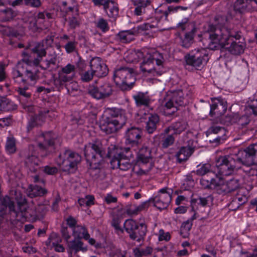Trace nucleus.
<instances>
[{
    "mask_svg": "<svg viewBox=\"0 0 257 257\" xmlns=\"http://www.w3.org/2000/svg\"><path fill=\"white\" fill-rule=\"evenodd\" d=\"M207 32L212 48H224L233 55L243 52L245 44L240 32L230 27H216L213 25H209Z\"/></svg>",
    "mask_w": 257,
    "mask_h": 257,
    "instance_id": "f257e3e1",
    "label": "nucleus"
},
{
    "mask_svg": "<svg viewBox=\"0 0 257 257\" xmlns=\"http://www.w3.org/2000/svg\"><path fill=\"white\" fill-rule=\"evenodd\" d=\"M15 199L18 206V212L17 217L11 218V224H16L18 222H36L43 219L46 210L44 206H35L33 204L28 206L27 201L20 192L15 191Z\"/></svg>",
    "mask_w": 257,
    "mask_h": 257,
    "instance_id": "f03ea898",
    "label": "nucleus"
},
{
    "mask_svg": "<svg viewBox=\"0 0 257 257\" xmlns=\"http://www.w3.org/2000/svg\"><path fill=\"white\" fill-rule=\"evenodd\" d=\"M126 118L122 110L115 108H107L100 118L99 127L106 134L116 133L126 123Z\"/></svg>",
    "mask_w": 257,
    "mask_h": 257,
    "instance_id": "7ed1b4c3",
    "label": "nucleus"
},
{
    "mask_svg": "<svg viewBox=\"0 0 257 257\" xmlns=\"http://www.w3.org/2000/svg\"><path fill=\"white\" fill-rule=\"evenodd\" d=\"M142 60L140 68L146 75L157 77L165 71V59L160 52L155 50L146 51Z\"/></svg>",
    "mask_w": 257,
    "mask_h": 257,
    "instance_id": "20e7f679",
    "label": "nucleus"
},
{
    "mask_svg": "<svg viewBox=\"0 0 257 257\" xmlns=\"http://www.w3.org/2000/svg\"><path fill=\"white\" fill-rule=\"evenodd\" d=\"M130 151L129 147L119 148L113 147L109 148L107 153L105 154V152L97 146V154L101 157L103 158L106 155L108 158H111L110 163L113 168H119L123 171H126L132 167L130 159L131 154L130 153Z\"/></svg>",
    "mask_w": 257,
    "mask_h": 257,
    "instance_id": "39448f33",
    "label": "nucleus"
},
{
    "mask_svg": "<svg viewBox=\"0 0 257 257\" xmlns=\"http://www.w3.org/2000/svg\"><path fill=\"white\" fill-rule=\"evenodd\" d=\"M39 70L36 67L27 66L21 67L18 65L12 73L15 83L19 85H34L39 79Z\"/></svg>",
    "mask_w": 257,
    "mask_h": 257,
    "instance_id": "423d86ee",
    "label": "nucleus"
},
{
    "mask_svg": "<svg viewBox=\"0 0 257 257\" xmlns=\"http://www.w3.org/2000/svg\"><path fill=\"white\" fill-rule=\"evenodd\" d=\"M187 89L169 91L167 92L164 105V112L166 115L174 114L180 106L185 105L187 101L186 99Z\"/></svg>",
    "mask_w": 257,
    "mask_h": 257,
    "instance_id": "0eeeda50",
    "label": "nucleus"
},
{
    "mask_svg": "<svg viewBox=\"0 0 257 257\" xmlns=\"http://www.w3.org/2000/svg\"><path fill=\"white\" fill-rule=\"evenodd\" d=\"M215 163L217 178L220 180L224 176L233 175L241 168L240 162L237 161L233 155L220 156L216 158Z\"/></svg>",
    "mask_w": 257,
    "mask_h": 257,
    "instance_id": "6e6552de",
    "label": "nucleus"
},
{
    "mask_svg": "<svg viewBox=\"0 0 257 257\" xmlns=\"http://www.w3.org/2000/svg\"><path fill=\"white\" fill-rule=\"evenodd\" d=\"M81 161V156L78 153L66 148L61 150L56 159L62 171L68 173L76 170Z\"/></svg>",
    "mask_w": 257,
    "mask_h": 257,
    "instance_id": "1a4fd4ad",
    "label": "nucleus"
},
{
    "mask_svg": "<svg viewBox=\"0 0 257 257\" xmlns=\"http://www.w3.org/2000/svg\"><path fill=\"white\" fill-rule=\"evenodd\" d=\"M113 80L121 90L123 91L130 90L135 82L133 69L121 68L116 70L113 74Z\"/></svg>",
    "mask_w": 257,
    "mask_h": 257,
    "instance_id": "9d476101",
    "label": "nucleus"
},
{
    "mask_svg": "<svg viewBox=\"0 0 257 257\" xmlns=\"http://www.w3.org/2000/svg\"><path fill=\"white\" fill-rule=\"evenodd\" d=\"M42 137L43 141L38 143L37 150L38 155L44 158L55 152L57 136L53 132L48 131L43 133Z\"/></svg>",
    "mask_w": 257,
    "mask_h": 257,
    "instance_id": "9b49d317",
    "label": "nucleus"
},
{
    "mask_svg": "<svg viewBox=\"0 0 257 257\" xmlns=\"http://www.w3.org/2000/svg\"><path fill=\"white\" fill-rule=\"evenodd\" d=\"M207 51L203 49H195L185 56L187 65L198 69L208 61Z\"/></svg>",
    "mask_w": 257,
    "mask_h": 257,
    "instance_id": "f8f14e48",
    "label": "nucleus"
},
{
    "mask_svg": "<svg viewBox=\"0 0 257 257\" xmlns=\"http://www.w3.org/2000/svg\"><path fill=\"white\" fill-rule=\"evenodd\" d=\"M172 192L170 189L162 188L156 196L150 198L149 201L159 210L166 209L171 201Z\"/></svg>",
    "mask_w": 257,
    "mask_h": 257,
    "instance_id": "ddd939ff",
    "label": "nucleus"
},
{
    "mask_svg": "<svg viewBox=\"0 0 257 257\" xmlns=\"http://www.w3.org/2000/svg\"><path fill=\"white\" fill-rule=\"evenodd\" d=\"M252 145H249L244 150L238 152V156L233 155L236 161L240 162V165L249 167L252 165H257V155L253 151Z\"/></svg>",
    "mask_w": 257,
    "mask_h": 257,
    "instance_id": "4468645a",
    "label": "nucleus"
},
{
    "mask_svg": "<svg viewBox=\"0 0 257 257\" xmlns=\"http://www.w3.org/2000/svg\"><path fill=\"white\" fill-rule=\"evenodd\" d=\"M84 156L87 165L91 169H96V140L93 143L85 145L84 149Z\"/></svg>",
    "mask_w": 257,
    "mask_h": 257,
    "instance_id": "2eb2a0df",
    "label": "nucleus"
},
{
    "mask_svg": "<svg viewBox=\"0 0 257 257\" xmlns=\"http://www.w3.org/2000/svg\"><path fill=\"white\" fill-rule=\"evenodd\" d=\"M75 71V66L71 64H68L59 72L58 78L57 80H55V83L58 82L60 86L62 87L65 83L70 82L73 80Z\"/></svg>",
    "mask_w": 257,
    "mask_h": 257,
    "instance_id": "dca6fc26",
    "label": "nucleus"
},
{
    "mask_svg": "<svg viewBox=\"0 0 257 257\" xmlns=\"http://www.w3.org/2000/svg\"><path fill=\"white\" fill-rule=\"evenodd\" d=\"M54 41L52 36H47L41 42L37 43L32 49V52L37 55V62H39L42 58L46 54V49L51 47Z\"/></svg>",
    "mask_w": 257,
    "mask_h": 257,
    "instance_id": "f3484780",
    "label": "nucleus"
},
{
    "mask_svg": "<svg viewBox=\"0 0 257 257\" xmlns=\"http://www.w3.org/2000/svg\"><path fill=\"white\" fill-rule=\"evenodd\" d=\"M142 134V130L139 127H131L128 128L125 135L126 144L132 147L137 146L140 143Z\"/></svg>",
    "mask_w": 257,
    "mask_h": 257,
    "instance_id": "a211bd4d",
    "label": "nucleus"
},
{
    "mask_svg": "<svg viewBox=\"0 0 257 257\" xmlns=\"http://www.w3.org/2000/svg\"><path fill=\"white\" fill-rule=\"evenodd\" d=\"M227 102L221 98L212 99V104L210 105V114L211 116L215 115L219 117L225 113L227 110Z\"/></svg>",
    "mask_w": 257,
    "mask_h": 257,
    "instance_id": "6ab92c4d",
    "label": "nucleus"
},
{
    "mask_svg": "<svg viewBox=\"0 0 257 257\" xmlns=\"http://www.w3.org/2000/svg\"><path fill=\"white\" fill-rule=\"evenodd\" d=\"M234 10L239 13L257 10V0H236L234 4Z\"/></svg>",
    "mask_w": 257,
    "mask_h": 257,
    "instance_id": "aec40b11",
    "label": "nucleus"
},
{
    "mask_svg": "<svg viewBox=\"0 0 257 257\" xmlns=\"http://www.w3.org/2000/svg\"><path fill=\"white\" fill-rule=\"evenodd\" d=\"M147 232V225L145 221L140 222V226L137 229L129 234L131 239L141 243L143 242Z\"/></svg>",
    "mask_w": 257,
    "mask_h": 257,
    "instance_id": "412c9836",
    "label": "nucleus"
},
{
    "mask_svg": "<svg viewBox=\"0 0 257 257\" xmlns=\"http://www.w3.org/2000/svg\"><path fill=\"white\" fill-rule=\"evenodd\" d=\"M240 185L239 181L237 179H232L225 183H219L217 191L219 193H227L238 189Z\"/></svg>",
    "mask_w": 257,
    "mask_h": 257,
    "instance_id": "4be33fe9",
    "label": "nucleus"
},
{
    "mask_svg": "<svg viewBox=\"0 0 257 257\" xmlns=\"http://www.w3.org/2000/svg\"><path fill=\"white\" fill-rule=\"evenodd\" d=\"M135 7L134 14L137 16H142L146 13V10L151 5V0H131Z\"/></svg>",
    "mask_w": 257,
    "mask_h": 257,
    "instance_id": "5701e85b",
    "label": "nucleus"
},
{
    "mask_svg": "<svg viewBox=\"0 0 257 257\" xmlns=\"http://www.w3.org/2000/svg\"><path fill=\"white\" fill-rule=\"evenodd\" d=\"M136 31L131 29L119 32L116 36L117 40L122 43H128L134 41L136 35Z\"/></svg>",
    "mask_w": 257,
    "mask_h": 257,
    "instance_id": "b1692460",
    "label": "nucleus"
},
{
    "mask_svg": "<svg viewBox=\"0 0 257 257\" xmlns=\"http://www.w3.org/2000/svg\"><path fill=\"white\" fill-rule=\"evenodd\" d=\"M45 120V115L42 112L32 115L27 124V132L30 133L35 126L42 125Z\"/></svg>",
    "mask_w": 257,
    "mask_h": 257,
    "instance_id": "393cba45",
    "label": "nucleus"
},
{
    "mask_svg": "<svg viewBox=\"0 0 257 257\" xmlns=\"http://www.w3.org/2000/svg\"><path fill=\"white\" fill-rule=\"evenodd\" d=\"M68 248V252L71 253H77L80 251L85 252L87 250V246L84 245L81 239L76 238L69 242Z\"/></svg>",
    "mask_w": 257,
    "mask_h": 257,
    "instance_id": "a878e982",
    "label": "nucleus"
},
{
    "mask_svg": "<svg viewBox=\"0 0 257 257\" xmlns=\"http://www.w3.org/2000/svg\"><path fill=\"white\" fill-rule=\"evenodd\" d=\"M40 160L36 156V153L28 155L25 160V164L32 172L36 173L37 171V167L38 166Z\"/></svg>",
    "mask_w": 257,
    "mask_h": 257,
    "instance_id": "bb28decb",
    "label": "nucleus"
},
{
    "mask_svg": "<svg viewBox=\"0 0 257 257\" xmlns=\"http://www.w3.org/2000/svg\"><path fill=\"white\" fill-rule=\"evenodd\" d=\"M152 160L151 150L146 146H143L138 153V161L139 163L143 164H150Z\"/></svg>",
    "mask_w": 257,
    "mask_h": 257,
    "instance_id": "cd10ccee",
    "label": "nucleus"
},
{
    "mask_svg": "<svg viewBox=\"0 0 257 257\" xmlns=\"http://www.w3.org/2000/svg\"><path fill=\"white\" fill-rule=\"evenodd\" d=\"M228 121L230 123H236L239 128H243L250 122V118L248 115H243L239 116L237 114L233 115L232 117L228 116Z\"/></svg>",
    "mask_w": 257,
    "mask_h": 257,
    "instance_id": "c85d7f7f",
    "label": "nucleus"
},
{
    "mask_svg": "<svg viewBox=\"0 0 257 257\" xmlns=\"http://www.w3.org/2000/svg\"><path fill=\"white\" fill-rule=\"evenodd\" d=\"M17 109V105L6 96L0 95V110L11 111Z\"/></svg>",
    "mask_w": 257,
    "mask_h": 257,
    "instance_id": "c756f323",
    "label": "nucleus"
},
{
    "mask_svg": "<svg viewBox=\"0 0 257 257\" xmlns=\"http://www.w3.org/2000/svg\"><path fill=\"white\" fill-rule=\"evenodd\" d=\"M48 193V190L38 185H30L28 189V195L30 198L44 196Z\"/></svg>",
    "mask_w": 257,
    "mask_h": 257,
    "instance_id": "7c9ffc66",
    "label": "nucleus"
},
{
    "mask_svg": "<svg viewBox=\"0 0 257 257\" xmlns=\"http://www.w3.org/2000/svg\"><path fill=\"white\" fill-rule=\"evenodd\" d=\"M194 151V148L190 146L182 147L179 151L177 153L176 156L179 160V162L187 160Z\"/></svg>",
    "mask_w": 257,
    "mask_h": 257,
    "instance_id": "2f4dec72",
    "label": "nucleus"
},
{
    "mask_svg": "<svg viewBox=\"0 0 257 257\" xmlns=\"http://www.w3.org/2000/svg\"><path fill=\"white\" fill-rule=\"evenodd\" d=\"M108 17L116 18L119 14V7L118 4L111 0L106 6L103 9Z\"/></svg>",
    "mask_w": 257,
    "mask_h": 257,
    "instance_id": "473e14b6",
    "label": "nucleus"
},
{
    "mask_svg": "<svg viewBox=\"0 0 257 257\" xmlns=\"http://www.w3.org/2000/svg\"><path fill=\"white\" fill-rule=\"evenodd\" d=\"M159 122V117L156 114H151L146 122V130L149 134L153 133L157 129Z\"/></svg>",
    "mask_w": 257,
    "mask_h": 257,
    "instance_id": "72a5a7b5",
    "label": "nucleus"
},
{
    "mask_svg": "<svg viewBox=\"0 0 257 257\" xmlns=\"http://www.w3.org/2000/svg\"><path fill=\"white\" fill-rule=\"evenodd\" d=\"M73 235L76 239H84L88 240L90 237V235L88 232L87 229L81 225H77L73 230Z\"/></svg>",
    "mask_w": 257,
    "mask_h": 257,
    "instance_id": "f704fd0d",
    "label": "nucleus"
},
{
    "mask_svg": "<svg viewBox=\"0 0 257 257\" xmlns=\"http://www.w3.org/2000/svg\"><path fill=\"white\" fill-rule=\"evenodd\" d=\"M212 174L214 176H218L216 173V166H211L210 164H205L196 170V174L200 176H203L206 174Z\"/></svg>",
    "mask_w": 257,
    "mask_h": 257,
    "instance_id": "c9c22d12",
    "label": "nucleus"
},
{
    "mask_svg": "<svg viewBox=\"0 0 257 257\" xmlns=\"http://www.w3.org/2000/svg\"><path fill=\"white\" fill-rule=\"evenodd\" d=\"M17 90V92L20 95V101L21 100L28 101L31 100L32 95V91L30 89L28 85H20Z\"/></svg>",
    "mask_w": 257,
    "mask_h": 257,
    "instance_id": "e433bc0d",
    "label": "nucleus"
},
{
    "mask_svg": "<svg viewBox=\"0 0 257 257\" xmlns=\"http://www.w3.org/2000/svg\"><path fill=\"white\" fill-rule=\"evenodd\" d=\"M5 150L9 155L14 154L17 152L16 139L13 136H9L7 138Z\"/></svg>",
    "mask_w": 257,
    "mask_h": 257,
    "instance_id": "4c0bfd02",
    "label": "nucleus"
},
{
    "mask_svg": "<svg viewBox=\"0 0 257 257\" xmlns=\"http://www.w3.org/2000/svg\"><path fill=\"white\" fill-rule=\"evenodd\" d=\"M16 15L17 12L11 8L0 9V17L3 21H9L13 19Z\"/></svg>",
    "mask_w": 257,
    "mask_h": 257,
    "instance_id": "58836bf2",
    "label": "nucleus"
},
{
    "mask_svg": "<svg viewBox=\"0 0 257 257\" xmlns=\"http://www.w3.org/2000/svg\"><path fill=\"white\" fill-rule=\"evenodd\" d=\"M112 92V89L108 83H105L97 88V99L108 97Z\"/></svg>",
    "mask_w": 257,
    "mask_h": 257,
    "instance_id": "ea45409f",
    "label": "nucleus"
},
{
    "mask_svg": "<svg viewBox=\"0 0 257 257\" xmlns=\"http://www.w3.org/2000/svg\"><path fill=\"white\" fill-rule=\"evenodd\" d=\"M136 104L138 106L142 105L148 106L150 103L149 97L143 93L139 92L133 96Z\"/></svg>",
    "mask_w": 257,
    "mask_h": 257,
    "instance_id": "a19ab883",
    "label": "nucleus"
},
{
    "mask_svg": "<svg viewBox=\"0 0 257 257\" xmlns=\"http://www.w3.org/2000/svg\"><path fill=\"white\" fill-rule=\"evenodd\" d=\"M146 51L142 52L140 50L132 51L126 57V60L130 63H136L142 60Z\"/></svg>",
    "mask_w": 257,
    "mask_h": 257,
    "instance_id": "79ce46f5",
    "label": "nucleus"
},
{
    "mask_svg": "<svg viewBox=\"0 0 257 257\" xmlns=\"http://www.w3.org/2000/svg\"><path fill=\"white\" fill-rule=\"evenodd\" d=\"M108 68L105 62L97 57V77H103L108 73Z\"/></svg>",
    "mask_w": 257,
    "mask_h": 257,
    "instance_id": "37998d69",
    "label": "nucleus"
},
{
    "mask_svg": "<svg viewBox=\"0 0 257 257\" xmlns=\"http://www.w3.org/2000/svg\"><path fill=\"white\" fill-rule=\"evenodd\" d=\"M247 194L248 192L245 189L241 188L238 189L236 194L233 198L239 202V204L243 205L247 201Z\"/></svg>",
    "mask_w": 257,
    "mask_h": 257,
    "instance_id": "c03bdc74",
    "label": "nucleus"
},
{
    "mask_svg": "<svg viewBox=\"0 0 257 257\" xmlns=\"http://www.w3.org/2000/svg\"><path fill=\"white\" fill-rule=\"evenodd\" d=\"M123 226L126 232L129 235L136 229L138 228L139 226H140V222L138 223L134 219H128L125 221Z\"/></svg>",
    "mask_w": 257,
    "mask_h": 257,
    "instance_id": "a18cd8bd",
    "label": "nucleus"
},
{
    "mask_svg": "<svg viewBox=\"0 0 257 257\" xmlns=\"http://www.w3.org/2000/svg\"><path fill=\"white\" fill-rule=\"evenodd\" d=\"M200 184L204 188H212L213 187L218 188L219 183L216 180L211 178L210 180L203 178L200 180Z\"/></svg>",
    "mask_w": 257,
    "mask_h": 257,
    "instance_id": "49530a36",
    "label": "nucleus"
},
{
    "mask_svg": "<svg viewBox=\"0 0 257 257\" xmlns=\"http://www.w3.org/2000/svg\"><path fill=\"white\" fill-rule=\"evenodd\" d=\"M187 123L184 120L176 122L172 124L173 131L174 134H180L187 127Z\"/></svg>",
    "mask_w": 257,
    "mask_h": 257,
    "instance_id": "de8ad7c7",
    "label": "nucleus"
},
{
    "mask_svg": "<svg viewBox=\"0 0 257 257\" xmlns=\"http://www.w3.org/2000/svg\"><path fill=\"white\" fill-rule=\"evenodd\" d=\"M175 138L173 135H164L161 142V146L164 149H167L173 145Z\"/></svg>",
    "mask_w": 257,
    "mask_h": 257,
    "instance_id": "09e8293b",
    "label": "nucleus"
},
{
    "mask_svg": "<svg viewBox=\"0 0 257 257\" xmlns=\"http://www.w3.org/2000/svg\"><path fill=\"white\" fill-rule=\"evenodd\" d=\"M97 28L99 29L101 33H99L100 36L102 34L108 32L109 30V26L106 20L101 18L97 21Z\"/></svg>",
    "mask_w": 257,
    "mask_h": 257,
    "instance_id": "8fccbe9b",
    "label": "nucleus"
},
{
    "mask_svg": "<svg viewBox=\"0 0 257 257\" xmlns=\"http://www.w3.org/2000/svg\"><path fill=\"white\" fill-rule=\"evenodd\" d=\"M193 38L194 32H193V30L191 32L186 33L182 40V46L185 48H189L193 43Z\"/></svg>",
    "mask_w": 257,
    "mask_h": 257,
    "instance_id": "3c124183",
    "label": "nucleus"
},
{
    "mask_svg": "<svg viewBox=\"0 0 257 257\" xmlns=\"http://www.w3.org/2000/svg\"><path fill=\"white\" fill-rule=\"evenodd\" d=\"M139 166H140V167L137 170V167L136 166L134 169L135 172L138 175H142L147 174L150 170V169L152 167V165L151 164H149V167H148V168L145 169V168H144V166L146 164H143L142 163H139Z\"/></svg>",
    "mask_w": 257,
    "mask_h": 257,
    "instance_id": "603ef678",
    "label": "nucleus"
},
{
    "mask_svg": "<svg viewBox=\"0 0 257 257\" xmlns=\"http://www.w3.org/2000/svg\"><path fill=\"white\" fill-rule=\"evenodd\" d=\"M245 110L246 112L257 115V98L253 100L251 103L246 107Z\"/></svg>",
    "mask_w": 257,
    "mask_h": 257,
    "instance_id": "864d4df0",
    "label": "nucleus"
},
{
    "mask_svg": "<svg viewBox=\"0 0 257 257\" xmlns=\"http://www.w3.org/2000/svg\"><path fill=\"white\" fill-rule=\"evenodd\" d=\"M25 6L33 8H39L42 5L41 0H24Z\"/></svg>",
    "mask_w": 257,
    "mask_h": 257,
    "instance_id": "5fc2aeb1",
    "label": "nucleus"
},
{
    "mask_svg": "<svg viewBox=\"0 0 257 257\" xmlns=\"http://www.w3.org/2000/svg\"><path fill=\"white\" fill-rule=\"evenodd\" d=\"M77 43L75 41H69L65 46L64 48L66 52L68 53H71L74 52L76 49V45Z\"/></svg>",
    "mask_w": 257,
    "mask_h": 257,
    "instance_id": "6e6d98bb",
    "label": "nucleus"
},
{
    "mask_svg": "<svg viewBox=\"0 0 257 257\" xmlns=\"http://www.w3.org/2000/svg\"><path fill=\"white\" fill-rule=\"evenodd\" d=\"M225 130L223 127L219 126L213 125L209 128L207 133L208 134H217L219 133H224Z\"/></svg>",
    "mask_w": 257,
    "mask_h": 257,
    "instance_id": "4d7b16f0",
    "label": "nucleus"
},
{
    "mask_svg": "<svg viewBox=\"0 0 257 257\" xmlns=\"http://www.w3.org/2000/svg\"><path fill=\"white\" fill-rule=\"evenodd\" d=\"M43 171L46 174L53 175L57 174L58 170L56 167L47 165L44 167Z\"/></svg>",
    "mask_w": 257,
    "mask_h": 257,
    "instance_id": "13d9d810",
    "label": "nucleus"
},
{
    "mask_svg": "<svg viewBox=\"0 0 257 257\" xmlns=\"http://www.w3.org/2000/svg\"><path fill=\"white\" fill-rule=\"evenodd\" d=\"M125 212L129 215H134L137 214L136 205L127 204L125 207Z\"/></svg>",
    "mask_w": 257,
    "mask_h": 257,
    "instance_id": "bf43d9fd",
    "label": "nucleus"
},
{
    "mask_svg": "<svg viewBox=\"0 0 257 257\" xmlns=\"http://www.w3.org/2000/svg\"><path fill=\"white\" fill-rule=\"evenodd\" d=\"M51 92V89L50 88H46L43 86H37L35 90V95L36 94H47Z\"/></svg>",
    "mask_w": 257,
    "mask_h": 257,
    "instance_id": "052dcab7",
    "label": "nucleus"
},
{
    "mask_svg": "<svg viewBox=\"0 0 257 257\" xmlns=\"http://www.w3.org/2000/svg\"><path fill=\"white\" fill-rule=\"evenodd\" d=\"M12 122L11 116H8L3 118H0V126L5 127L9 126Z\"/></svg>",
    "mask_w": 257,
    "mask_h": 257,
    "instance_id": "680f3d73",
    "label": "nucleus"
},
{
    "mask_svg": "<svg viewBox=\"0 0 257 257\" xmlns=\"http://www.w3.org/2000/svg\"><path fill=\"white\" fill-rule=\"evenodd\" d=\"M66 221L67 224L72 229V230H73L74 228H75L77 226V221L76 219L73 216H69L66 219Z\"/></svg>",
    "mask_w": 257,
    "mask_h": 257,
    "instance_id": "e2e57ef3",
    "label": "nucleus"
},
{
    "mask_svg": "<svg viewBox=\"0 0 257 257\" xmlns=\"http://www.w3.org/2000/svg\"><path fill=\"white\" fill-rule=\"evenodd\" d=\"M170 238V235L169 232H165L164 230L160 229L159 231V240L160 241H168Z\"/></svg>",
    "mask_w": 257,
    "mask_h": 257,
    "instance_id": "0e129e2a",
    "label": "nucleus"
},
{
    "mask_svg": "<svg viewBox=\"0 0 257 257\" xmlns=\"http://www.w3.org/2000/svg\"><path fill=\"white\" fill-rule=\"evenodd\" d=\"M120 224V220L118 217H114L112 219V222H111V225L112 226L115 228L116 231L117 232H122V230L119 225Z\"/></svg>",
    "mask_w": 257,
    "mask_h": 257,
    "instance_id": "69168bd1",
    "label": "nucleus"
},
{
    "mask_svg": "<svg viewBox=\"0 0 257 257\" xmlns=\"http://www.w3.org/2000/svg\"><path fill=\"white\" fill-rule=\"evenodd\" d=\"M150 204L151 203L149 199L148 201L143 202L139 205H136L137 214L141 211L145 210L146 208H148L150 205Z\"/></svg>",
    "mask_w": 257,
    "mask_h": 257,
    "instance_id": "338daca9",
    "label": "nucleus"
},
{
    "mask_svg": "<svg viewBox=\"0 0 257 257\" xmlns=\"http://www.w3.org/2000/svg\"><path fill=\"white\" fill-rule=\"evenodd\" d=\"M189 26V24L188 23V19L187 18H185L182 20V21L179 23L177 26L178 29L184 31L185 30L187 27Z\"/></svg>",
    "mask_w": 257,
    "mask_h": 257,
    "instance_id": "774afa93",
    "label": "nucleus"
}]
</instances>
